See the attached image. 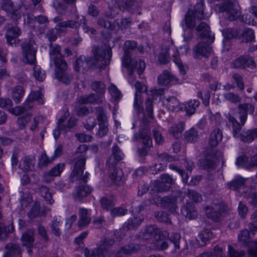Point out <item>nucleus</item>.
Masks as SVG:
<instances>
[{
  "instance_id": "1",
  "label": "nucleus",
  "mask_w": 257,
  "mask_h": 257,
  "mask_svg": "<svg viewBox=\"0 0 257 257\" xmlns=\"http://www.w3.org/2000/svg\"><path fill=\"white\" fill-rule=\"evenodd\" d=\"M237 110L240 122H238L236 118L230 114H228V119L231 123L232 135L240 141L247 144L251 143L257 138V128L248 130L241 132L242 127L247 119L248 114H252L254 111V106L251 103H240L237 106Z\"/></svg>"
},
{
  "instance_id": "2",
  "label": "nucleus",
  "mask_w": 257,
  "mask_h": 257,
  "mask_svg": "<svg viewBox=\"0 0 257 257\" xmlns=\"http://www.w3.org/2000/svg\"><path fill=\"white\" fill-rule=\"evenodd\" d=\"M94 58L81 56L77 59L75 63V69L79 71L81 68L87 70L94 66L100 68V70L104 69L109 64L112 56L111 49L107 48L103 49L100 47H96L94 52Z\"/></svg>"
},
{
  "instance_id": "3",
  "label": "nucleus",
  "mask_w": 257,
  "mask_h": 257,
  "mask_svg": "<svg viewBox=\"0 0 257 257\" xmlns=\"http://www.w3.org/2000/svg\"><path fill=\"white\" fill-rule=\"evenodd\" d=\"M228 209V206L218 199L213 200L210 205L204 207L207 217L215 222L219 221L222 216V213Z\"/></svg>"
},
{
  "instance_id": "4",
  "label": "nucleus",
  "mask_w": 257,
  "mask_h": 257,
  "mask_svg": "<svg viewBox=\"0 0 257 257\" xmlns=\"http://www.w3.org/2000/svg\"><path fill=\"white\" fill-rule=\"evenodd\" d=\"M23 57L28 63L33 64L36 61V54L37 51V45L35 40L30 38L26 40L21 45Z\"/></svg>"
},
{
  "instance_id": "5",
  "label": "nucleus",
  "mask_w": 257,
  "mask_h": 257,
  "mask_svg": "<svg viewBox=\"0 0 257 257\" xmlns=\"http://www.w3.org/2000/svg\"><path fill=\"white\" fill-rule=\"evenodd\" d=\"M85 163L86 158L83 156H81L75 162L74 169L69 176V179L72 182L81 181L85 183L87 181L89 173L86 172L83 175Z\"/></svg>"
},
{
  "instance_id": "6",
  "label": "nucleus",
  "mask_w": 257,
  "mask_h": 257,
  "mask_svg": "<svg viewBox=\"0 0 257 257\" xmlns=\"http://www.w3.org/2000/svg\"><path fill=\"white\" fill-rule=\"evenodd\" d=\"M150 130L147 128L143 129L139 131V132L134 134L133 141L136 142L139 140H142L144 147L138 150L139 155L141 157L145 156L147 155L148 150V148L152 145V140L150 137Z\"/></svg>"
},
{
  "instance_id": "7",
  "label": "nucleus",
  "mask_w": 257,
  "mask_h": 257,
  "mask_svg": "<svg viewBox=\"0 0 257 257\" xmlns=\"http://www.w3.org/2000/svg\"><path fill=\"white\" fill-rule=\"evenodd\" d=\"M115 240L112 238H104L100 241L98 247L92 250V254L97 257H108L115 245Z\"/></svg>"
},
{
  "instance_id": "8",
  "label": "nucleus",
  "mask_w": 257,
  "mask_h": 257,
  "mask_svg": "<svg viewBox=\"0 0 257 257\" xmlns=\"http://www.w3.org/2000/svg\"><path fill=\"white\" fill-rule=\"evenodd\" d=\"M221 156V153L213 149H207L206 151L204 159H200L198 165L201 169L210 170L215 168V162L213 159Z\"/></svg>"
},
{
  "instance_id": "9",
  "label": "nucleus",
  "mask_w": 257,
  "mask_h": 257,
  "mask_svg": "<svg viewBox=\"0 0 257 257\" xmlns=\"http://www.w3.org/2000/svg\"><path fill=\"white\" fill-rule=\"evenodd\" d=\"M179 194L178 192H173L170 195L158 198L157 205L164 209H167L171 213L175 212L178 209L177 201Z\"/></svg>"
},
{
  "instance_id": "10",
  "label": "nucleus",
  "mask_w": 257,
  "mask_h": 257,
  "mask_svg": "<svg viewBox=\"0 0 257 257\" xmlns=\"http://www.w3.org/2000/svg\"><path fill=\"white\" fill-rule=\"evenodd\" d=\"M212 42L203 40L196 45L193 49V55L195 59H201L202 57H208L211 55L212 50L210 44Z\"/></svg>"
},
{
  "instance_id": "11",
  "label": "nucleus",
  "mask_w": 257,
  "mask_h": 257,
  "mask_svg": "<svg viewBox=\"0 0 257 257\" xmlns=\"http://www.w3.org/2000/svg\"><path fill=\"white\" fill-rule=\"evenodd\" d=\"M82 23L83 26L86 24V20L84 18L76 16L73 20L65 21L64 22H61L59 24H57L56 29L61 32L68 28L76 30L80 27Z\"/></svg>"
},
{
  "instance_id": "12",
  "label": "nucleus",
  "mask_w": 257,
  "mask_h": 257,
  "mask_svg": "<svg viewBox=\"0 0 257 257\" xmlns=\"http://www.w3.org/2000/svg\"><path fill=\"white\" fill-rule=\"evenodd\" d=\"M220 11L224 13L226 19L229 21H234L240 15L239 11L235 8L233 4L230 2L224 3L220 7Z\"/></svg>"
},
{
  "instance_id": "13",
  "label": "nucleus",
  "mask_w": 257,
  "mask_h": 257,
  "mask_svg": "<svg viewBox=\"0 0 257 257\" xmlns=\"http://www.w3.org/2000/svg\"><path fill=\"white\" fill-rule=\"evenodd\" d=\"M137 46V42L134 41L127 40L125 42L123 47L124 55L122 59L123 66L128 65V60L131 59L133 53H136Z\"/></svg>"
},
{
  "instance_id": "14",
  "label": "nucleus",
  "mask_w": 257,
  "mask_h": 257,
  "mask_svg": "<svg viewBox=\"0 0 257 257\" xmlns=\"http://www.w3.org/2000/svg\"><path fill=\"white\" fill-rule=\"evenodd\" d=\"M118 5L123 10L134 13L139 12L142 2L140 0H118Z\"/></svg>"
},
{
  "instance_id": "15",
  "label": "nucleus",
  "mask_w": 257,
  "mask_h": 257,
  "mask_svg": "<svg viewBox=\"0 0 257 257\" xmlns=\"http://www.w3.org/2000/svg\"><path fill=\"white\" fill-rule=\"evenodd\" d=\"M196 34L203 40H208L209 42H213L214 40V35H212L210 27L205 22H201L196 28Z\"/></svg>"
},
{
  "instance_id": "16",
  "label": "nucleus",
  "mask_w": 257,
  "mask_h": 257,
  "mask_svg": "<svg viewBox=\"0 0 257 257\" xmlns=\"http://www.w3.org/2000/svg\"><path fill=\"white\" fill-rule=\"evenodd\" d=\"M93 189L87 185H81L75 187L73 193L74 200L78 202H83L84 199L91 194Z\"/></svg>"
},
{
  "instance_id": "17",
  "label": "nucleus",
  "mask_w": 257,
  "mask_h": 257,
  "mask_svg": "<svg viewBox=\"0 0 257 257\" xmlns=\"http://www.w3.org/2000/svg\"><path fill=\"white\" fill-rule=\"evenodd\" d=\"M124 157L123 153L117 145L112 148V154L107 161L106 165L109 168H113Z\"/></svg>"
},
{
  "instance_id": "18",
  "label": "nucleus",
  "mask_w": 257,
  "mask_h": 257,
  "mask_svg": "<svg viewBox=\"0 0 257 257\" xmlns=\"http://www.w3.org/2000/svg\"><path fill=\"white\" fill-rule=\"evenodd\" d=\"M22 31L18 26L11 27L9 28L6 33L7 42L9 45L18 44L19 40L18 37L21 35Z\"/></svg>"
},
{
  "instance_id": "19",
  "label": "nucleus",
  "mask_w": 257,
  "mask_h": 257,
  "mask_svg": "<svg viewBox=\"0 0 257 257\" xmlns=\"http://www.w3.org/2000/svg\"><path fill=\"white\" fill-rule=\"evenodd\" d=\"M1 8L8 13L12 14V18L17 21L21 17L20 13L16 10L11 0H3L0 3Z\"/></svg>"
},
{
  "instance_id": "20",
  "label": "nucleus",
  "mask_w": 257,
  "mask_h": 257,
  "mask_svg": "<svg viewBox=\"0 0 257 257\" xmlns=\"http://www.w3.org/2000/svg\"><path fill=\"white\" fill-rule=\"evenodd\" d=\"M161 231L155 225H149L146 226L144 231L140 235L141 237L146 240H153L157 241L159 239V237H157L160 235Z\"/></svg>"
},
{
  "instance_id": "21",
  "label": "nucleus",
  "mask_w": 257,
  "mask_h": 257,
  "mask_svg": "<svg viewBox=\"0 0 257 257\" xmlns=\"http://www.w3.org/2000/svg\"><path fill=\"white\" fill-rule=\"evenodd\" d=\"M140 249L137 243H131L120 247L115 254L114 257H127L128 255L137 252Z\"/></svg>"
},
{
  "instance_id": "22",
  "label": "nucleus",
  "mask_w": 257,
  "mask_h": 257,
  "mask_svg": "<svg viewBox=\"0 0 257 257\" xmlns=\"http://www.w3.org/2000/svg\"><path fill=\"white\" fill-rule=\"evenodd\" d=\"M158 83L159 85L166 86L170 83L175 84L180 82L177 78L172 75L169 71L166 70L158 76Z\"/></svg>"
},
{
  "instance_id": "23",
  "label": "nucleus",
  "mask_w": 257,
  "mask_h": 257,
  "mask_svg": "<svg viewBox=\"0 0 257 257\" xmlns=\"http://www.w3.org/2000/svg\"><path fill=\"white\" fill-rule=\"evenodd\" d=\"M65 165L64 163H59L53 167L48 172L44 173L43 180L46 183H49L52 181L51 177H57L60 175L63 171Z\"/></svg>"
},
{
  "instance_id": "24",
  "label": "nucleus",
  "mask_w": 257,
  "mask_h": 257,
  "mask_svg": "<svg viewBox=\"0 0 257 257\" xmlns=\"http://www.w3.org/2000/svg\"><path fill=\"white\" fill-rule=\"evenodd\" d=\"M181 213L186 218L194 219L198 213L195 205L191 202H187L181 208Z\"/></svg>"
},
{
  "instance_id": "25",
  "label": "nucleus",
  "mask_w": 257,
  "mask_h": 257,
  "mask_svg": "<svg viewBox=\"0 0 257 257\" xmlns=\"http://www.w3.org/2000/svg\"><path fill=\"white\" fill-rule=\"evenodd\" d=\"M161 181L158 183L156 189L162 192L169 190L170 186L174 182V179L169 175L164 174L161 176Z\"/></svg>"
},
{
  "instance_id": "26",
  "label": "nucleus",
  "mask_w": 257,
  "mask_h": 257,
  "mask_svg": "<svg viewBox=\"0 0 257 257\" xmlns=\"http://www.w3.org/2000/svg\"><path fill=\"white\" fill-rule=\"evenodd\" d=\"M222 133L219 128L214 129L210 135L208 145L212 148L216 147L222 140Z\"/></svg>"
},
{
  "instance_id": "27",
  "label": "nucleus",
  "mask_w": 257,
  "mask_h": 257,
  "mask_svg": "<svg viewBox=\"0 0 257 257\" xmlns=\"http://www.w3.org/2000/svg\"><path fill=\"white\" fill-rule=\"evenodd\" d=\"M238 38L242 43H252L255 40L254 31L250 28L244 29Z\"/></svg>"
},
{
  "instance_id": "28",
  "label": "nucleus",
  "mask_w": 257,
  "mask_h": 257,
  "mask_svg": "<svg viewBox=\"0 0 257 257\" xmlns=\"http://www.w3.org/2000/svg\"><path fill=\"white\" fill-rule=\"evenodd\" d=\"M128 65L124 67L131 69H137L139 75H141L146 68L145 62L141 59L135 60L130 59L128 60Z\"/></svg>"
},
{
  "instance_id": "29",
  "label": "nucleus",
  "mask_w": 257,
  "mask_h": 257,
  "mask_svg": "<svg viewBox=\"0 0 257 257\" xmlns=\"http://www.w3.org/2000/svg\"><path fill=\"white\" fill-rule=\"evenodd\" d=\"M102 98L103 97L98 94L91 93L88 95L81 97L79 99V102L83 104H98L102 102Z\"/></svg>"
},
{
  "instance_id": "30",
  "label": "nucleus",
  "mask_w": 257,
  "mask_h": 257,
  "mask_svg": "<svg viewBox=\"0 0 257 257\" xmlns=\"http://www.w3.org/2000/svg\"><path fill=\"white\" fill-rule=\"evenodd\" d=\"M110 174V179L113 184L116 186H120L123 183V173L119 168H115Z\"/></svg>"
},
{
  "instance_id": "31",
  "label": "nucleus",
  "mask_w": 257,
  "mask_h": 257,
  "mask_svg": "<svg viewBox=\"0 0 257 257\" xmlns=\"http://www.w3.org/2000/svg\"><path fill=\"white\" fill-rule=\"evenodd\" d=\"M88 211L87 209L80 208L79 210V219L78 222V226L83 228L87 226L91 221V218L88 216Z\"/></svg>"
},
{
  "instance_id": "32",
  "label": "nucleus",
  "mask_w": 257,
  "mask_h": 257,
  "mask_svg": "<svg viewBox=\"0 0 257 257\" xmlns=\"http://www.w3.org/2000/svg\"><path fill=\"white\" fill-rule=\"evenodd\" d=\"M162 101L168 110L172 111L179 110V101L175 97H163Z\"/></svg>"
},
{
  "instance_id": "33",
  "label": "nucleus",
  "mask_w": 257,
  "mask_h": 257,
  "mask_svg": "<svg viewBox=\"0 0 257 257\" xmlns=\"http://www.w3.org/2000/svg\"><path fill=\"white\" fill-rule=\"evenodd\" d=\"M144 220L143 216H132L130 217L125 225L128 230H135Z\"/></svg>"
},
{
  "instance_id": "34",
  "label": "nucleus",
  "mask_w": 257,
  "mask_h": 257,
  "mask_svg": "<svg viewBox=\"0 0 257 257\" xmlns=\"http://www.w3.org/2000/svg\"><path fill=\"white\" fill-rule=\"evenodd\" d=\"M35 163V158L34 156H27L24 158L19 167L23 171L28 172L34 169Z\"/></svg>"
},
{
  "instance_id": "35",
  "label": "nucleus",
  "mask_w": 257,
  "mask_h": 257,
  "mask_svg": "<svg viewBox=\"0 0 257 257\" xmlns=\"http://www.w3.org/2000/svg\"><path fill=\"white\" fill-rule=\"evenodd\" d=\"M44 210L41 209L40 203L35 202L28 212V216L30 219H33L38 216L44 215Z\"/></svg>"
},
{
  "instance_id": "36",
  "label": "nucleus",
  "mask_w": 257,
  "mask_h": 257,
  "mask_svg": "<svg viewBox=\"0 0 257 257\" xmlns=\"http://www.w3.org/2000/svg\"><path fill=\"white\" fill-rule=\"evenodd\" d=\"M34 230L33 229L28 230L23 233L22 241L24 246L28 248H30L33 246L34 241Z\"/></svg>"
},
{
  "instance_id": "37",
  "label": "nucleus",
  "mask_w": 257,
  "mask_h": 257,
  "mask_svg": "<svg viewBox=\"0 0 257 257\" xmlns=\"http://www.w3.org/2000/svg\"><path fill=\"white\" fill-rule=\"evenodd\" d=\"M52 62H53L56 67V71H57V70H60V71H65L67 68V63L63 59L61 55H60L59 57L57 56H54L53 59L51 60L50 63V66H52Z\"/></svg>"
},
{
  "instance_id": "38",
  "label": "nucleus",
  "mask_w": 257,
  "mask_h": 257,
  "mask_svg": "<svg viewBox=\"0 0 257 257\" xmlns=\"http://www.w3.org/2000/svg\"><path fill=\"white\" fill-rule=\"evenodd\" d=\"M247 180V178H244L240 176L237 177L230 182H228L227 183V186L231 190H237L244 186V184Z\"/></svg>"
},
{
  "instance_id": "39",
  "label": "nucleus",
  "mask_w": 257,
  "mask_h": 257,
  "mask_svg": "<svg viewBox=\"0 0 257 257\" xmlns=\"http://www.w3.org/2000/svg\"><path fill=\"white\" fill-rule=\"evenodd\" d=\"M100 203L103 209L108 211L114 206V198L111 195L105 196L100 198Z\"/></svg>"
},
{
  "instance_id": "40",
  "label": "nucleus",
  "mask_w": 257,
  "mask_h": 257,
  "mask_svg": "<svg viewBox=\"0 0 257 257\" xmlns=\"http://www.w3.org/2000/svg\"><path fill=\"white\" fill-rule=\"evenodd\" d=\"M184 130V123L180 122L178 124H173L169 129V132L175 139H179L181 137L182 133Z\"/></svg>"
},
{
  "instance_id": "41",
  "label": "nucleus",
  "mask_w": 257,
  "mask_h": 257,
  "mask_svg": "<svg viewBox=\"0 0 257 257\" xmlns=\"http://www.w3.org/2000/svg\"><path fill=\"white\" fill-rule=\"evenodd\" d=\"M91 89L101 96H103L106 91V85L101 81H93L91 83Z\"/></svg>"
},
{
  "instance_id": "42",
  "label": "nucleus",
  "mask_w": 257,
  "mask_h": 257,
  "mask_svg": "<svg viewBox=\"0 0 257 257\" xmlns=\"http://www.w3.org/2000/svg\"><path fill=\"white\" fill-rule=\"evenodd\" d=\"M14 228L13 224L7 225L0 222V240H6L9 235L14 230Z\"/></svg>"
},
{
  "instance_id": "43",
  "label": "nucleus",
  "mask_w": 257,
  "mask_h": 257,
  "mask_svg": "<svg viewBox=\"0 0 257 257\" xmlns=\"http://www.w3.org/2000/svg\"><path fill=\"white\" fill-rule=\"evenodd\" d=\"M6 248L8 250L4 255L5 257H10L16 255H19V257H22L20 255L21 254V250L19 245L17 244L9 243L7 244Z\"/></svg>"
},
{
  "instance_id": "44",
  "label": "nucleus",
  "mask_w": 257,
  "mask_h": 257,
  "mask_svg": "<svg viewBox=\"0 0 257 257\" xmlns=\"http://www.w3.org/2000/svg\"><path fill=\"white\" fill-rule=\"evenodd\" d=\"M26 101L28 103L32 104L33 101H37L38 104H42L44 103L43 96L39 91H33L31 92L27 97Z\"/></svg>"
},
{
  "instance_id": "45",
  "label": "nucleus",
  "mask_w": 257,
  "mask_h": 257,
  "mask_svg": "<svg viewBox=\"0 0 257 257\" xmlns=\"http://www.w3.org/2000/svg\"><path fill=\"white\" fill-rule=\"evenodd\" d=\"M194 14L193 9H189L187 11L184 19L186 26V28H192L195 27L196 25L195 18L196 17Z\"/></svg>"
},
{
  "instance_id": "46",
  "label": "nucleus",
  "mask_w": 257,
  "mask_h": 257,
  "mask_svg": "<svg viewBox=\"0 0 257 257\" xmlns=\"http://www.w3.org/2000/svg\"><path fill=\"white\" fill-rule=\"evenodd\" d=\"M25 90L23 86L18 85L13 88L12 90V96L14 101L19 103L21 100L22 98L24 96Z\"/></svg>"
},
{
  "instance_id": "47",
  "label": "nucleus",
  "mask_w": 257,
  "mask_h": 257,
  "mask_svg": "<svg viewBox=\"0 0 257 257\" xmlns=\"http://www.w3.org/2000/svg\"><path fill=\"white\" fill-rule=\"evenodd\" d=\"M212 235V233L208 229H205L200 232L197 237L196 240L201 246L205 245Z\"/></svg>"
},
{
  "instance_id": "48",
  "label": "nucleus",
  "mask_w": 257,
  "mask_h": 257,
  "mask_svg": "<svg viewBox=\"0 0 257 257\" xmlns=\"http://www.w3.org/2000/svg\"><path fill=\"white\" fill-rule=\"evenodd\" d=\"M54 158H49L45 152H43L39 158L38 166L39 168L42 169L48 166L54 161Z\"/></svg>"
},
{
  "instance_id": "49",
  "label": "nucleus",
  "mask_w": 257,
  "mask_h": 257,
  "mask_svg": "<svg viewBox=\"0 0 257 257\" xmlns=\"http://www.w3.org/2000/svg\"><path fill=\"white\" fill-rule=\"evenodd\" d=\"M134 106L138 113L143 111L142 94L140 92H136L135 93Z\"/></svg>"
},
{
  "instance_id": "50",
  "label": "nucleus",
  "mask_w": 257,
  "mask_h": 257,
  "mask_svg": "<svg viewBox=\"0 0 257 257\" xmlns=\"http://www.w3.org/2000/svg\"><path fill=\"white\" fill-rule=\"evenodd\" d=\"M193 10L194 15H195L197 19L201 20L204 18V3L201 0L198 1Z\"/></svg>"
},
{
  "instance_id": "51",
  "label": "nucleus",
  "mask_w": 257,
  "mask_h": 257,
  "mask_svg": "<svg viewBox=\"0 0 257 257\" xmlns=\"http://www.w3.org/2000/svg\"><path fill=\"white\" fill-rule=\"evenodd\" d=\"M63 71H56L55 76L56 78L62 83L69 84L70 83L73 78L72 75H69L66 73L63 72Z\"/></svg>"
},
{
  "instance_id": "52",
  "label": "nucleus",
  "mask_w": 257,
  "mask_h": 257,
  "mask_svg": "<svg viewBox=\"0 0 257 257\" xmlns=\"http://www.w3.org/2000/svg\"><path fill=\"white\" fill-rule=\"evenodd\" d=\"M223 97L226 101L233 104L240 103L241 101V97L238 94L232 92L224 93Z\"/></svg>"
},
{
  "instance_id": "53",
  "label": "nucleus",
  "mask_w": 257,
  "mask_h": 257,
  "mask_svg": "<svg viewBox=\"0 0 257 257\" xmlns=\"http://www.w3.org/2000/svg\"><path fill=\"white\" fill-rule=\"evenodd\" d=\"M154 216L156 220L160 222H164L166 224H171L172 222L168 217V214L163 211H155Z\"/></svg>"
},
{
  "instance_id": "54",
  "label": "nucleus",
  "mask_w": 257,
  "mask_h": 257,
  "mask_svg": "<svg viewBox=\"0 0 257 257\" xmlns=\"http://www.w3.org/2000/svg\"><path fill=\"white\" fill-rule=\"evenodd\" d=\"M33 108V105L28 104L26 101L23 106H18L14 107L12 113L16 115H19L30 110Z\"/></svg>"
},
{
  "instance_id": "55",
  "label": "nucleus",
  "mask_w": 257,
  "mask_h": 257,
  "mask_svg": "<svg viewBox=\"0 0 257 257\" xmlns=\"http://www.w3.org/2000/svg\"><path fill=\"white\" fill-rule=\"evenodd\" d=\"M39 191L41 196L45 199L46 201L48 202L50 204H52L54 202L52 194L50 192L48 187L45 186H42L39 188Z\"/></svg>"
},
{
  "instance_id": "56",
  "label": "nucleus",
  "mask_w": 257,
  "mask_h": 257,
  "mask_svg": "<svg viewBox=\"0 0 257 257\" xmlns=\"http://www.w3.org/2000/svg\"><path fill=\"white\" fill-rule=\"evenodd\" d=\"M185 140L189 143H194L196 142L199 137L198 135V133L196 130L194 128H191L190 130L186 131L184 135Z\"/></svg>"
},
{
  "instance_id": "57",
  "label": "nucleus",
  "mask_w": 257,
  "mask_h": 257,
  "mask_svg": "<svg viewBox=\"0 0 257 257\" xmlns=\"http://www.w3.org/2000/svg\"><path fill=\"white\" fill-rule=\"evenodd\" d=\"M169 239L174 246L175 249H180L181 248V237L179 233H172L169 237Z\"/></svg>"
},
{
  "instance_id": "58",
  "label": "nucleus",
  "mask_w": 257,
  "mask_h": 257,
  "mask_svg": "<svg viewBox=\"0 0 257 257\" xmlns=\"http://www.w3.org/2000/svg\"><path fill=\"white\" fill-rule=\"evenodd\" d=\"M65 119V116L62 117L58 119L57 122V126L53 131V136L56 140L59 137L61 131H64L65 132L66 127H65L64 124H63V121Z\"/></svg>"
},
{
  "instance_id": "59",
  "label": "nucleus",
  "mask_w": 257,
  "mask_h": 257,
  "mask_svg": "<svg viewBox=\"0 0 257 257\" xmlns=\"http://www.w3.org/2000/svg\"><path fill=\"white\" fill-rule=\"evenodd\" d=\"M200 102L197 100H190L185 107L186 113L188 115H192L195 113L196 107L199 105Z\"/></svg>"
},
{
  "instance_id": "60",
  "label": "nucleus",
  "mask_w": 257,
  "mask_h": 257,
  "mask_svg": "<svg viewBox=\"0 0 257 257\" xmlns=\"http://www.w3.org/2000/svg\"><path fill=\"white\" fill-rule=\"evenodd\" d=\"M246 56H240L235 59L231 64L234 68L244 69L245 68Z\"/></svg>"
},
{
  "instance_id": "61",
  "label": "nucleus",
  "mask_w": 257,
  "mask_h": 257,
  "mask_svg": "<svg viewBox=\"0 0 257 257\" xmlns=\"http://www.w3.org/2000/svg\"><path fill=\"white\" fill-rule=\"evenodd\" d=\"M97 25L101 28H104L108 30L112 31L114 29V26L110 22L106 20L103 17H99L97 20Z\"/></svg>"
},
{
  "instance_id": "62",
  "label": "nucleus",
  "mask_w": 257,
  "mask_h": 257,
  "mask_svg": "<svg viewBox=\"0 0 257 257\" xmlns=\"http://www.w3.org/2000/svg\"><path fill=\"white\" fill-rule=\"evenodd\" d=\"M222 34L225 39L228 40L235 38L237 36V30L235 28H226L222 31Z\"/></svg>"
},
{
  "instance_id": "63",
  "label": "nucleus",
  "mask_w": 257,
  "mask_h": 257,
  "mask_svg": "<svg viewBox=\"0 0 257 257\" xmlns=\"http://www.w3.org/2000/svg\"><path fill=\"white\" fill-rule=\"evenodd\" d=\"M34 75L36 79L39 81H43L46 78L45 72L39 66L34 68Z\"/></svg>"
},
{
  "instance_id": "64",
  "label": "nucleus",
  "mask_w": 257,
  "mask_h": 257,
  "mask_svg": "<svg viewBox=\"0 0 257 257\" xmlns=\"http://www.w3.org/2000/svg\"><path fill=\"white\" fill-rule=\"evenodd\" d=\"M50 50H49V54L50 56V60H52L54 56H60V51H61V47L58 45L54 44L53 45L52 43L50 44Z\"/></svg>"
}]
</instances>
